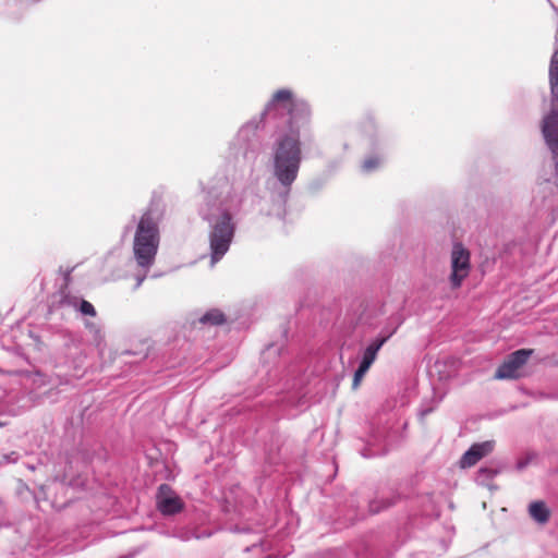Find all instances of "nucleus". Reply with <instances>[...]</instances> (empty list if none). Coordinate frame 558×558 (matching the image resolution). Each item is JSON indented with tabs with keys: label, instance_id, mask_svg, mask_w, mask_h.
<instances>
[{
	"label": "nucleus",
	"instance_id": "obj_18",
	"mask_svg": "<svg viewBox=\"0 0 558 558\" xmlns=\"http://www.w3.org/2000/svg\"><path fill=\"white\" fill-rule=\"evenodd\" d=\"M501 471L502 465L500 463L492 462L489 465H483L476 472L475 482L481 486L492 489L494 487L490 485V481Z\"/></svg>",
	"mask_w": 558,
	"mask_h": 558
},
{
	"label": "nucleus",
	"instance_id": "obj_22",
	"mask_svg": "<svg viewBox=\"0 0 558 558\" xmlns=\"http://www.w3.org/2000/svg\"><path fill=\"white\" fill-rule=\"evenodd\" d=\"M349 511L345 514V519L350 522V524H354L356 521H360L364 518V513L359 509L357 498L352 495L348 499Z\"/></svg>",
	"mask_w": 558,
	"mask_h": 558
},
{
	"label": "nucleus",
	"instance_id": "obj_36",
	"mask_svg": "<svg viewBox=\"0 0 558 558\" xmlns=\"http://www.w3.org/2000/svg\"><path fill=\"white\" fill-rule=\"evenodd\" d=\"M259 546H260V544H259V541H258V542L254 543L251 547H246L245 550L250 551L252 549L258 548Z\"/></svg>",
	"mask_w": 558,
	"mask_h": 558
},
{
	"label": "nucleus",
	"instance_id": "obj_40",
	"mask_svg": "<svg viewBox=\"0 0 558 558\" xmlns=\"http://www.w3.org/2000/svg\"><path fill=\"white\" fill-rule=\"evenodd\" d=\"M287 335H288V330H287V329H284V330H283V332H282V336H283L284 338H287Z\"/></svg>",
	"mask_w": 558,
	"mask_h": 558
},
{
	"label": "nucleus",
	"instance_id": "obj_12",
	"mask_svg": "<svg viewBox=\"0 0 558 558\" xmlns=\"http://www.w3.org/2000/svg\"><path fill=\"white\" fill-rule=\"evenodd\" d=\"M385 315V305L378 302H365L361 304L356 324L371 329L378 327L380 318Z\"/></svg>",
	"mask_w": 558,
	"mask_h": 558
},
{
	"label": "nucleus",
	"instance_id": "obj_42",
	"mask_svg": "<svg viewBox=\"0 0 558 558\" xmlns=\"http://www.w3.org/2000/svg\"><path fill=\"white\" fill-rule=\"evenodd\" d=\"M132 220L136 221V216L135 215H133Z\"/></svg>",
	"mask_w": 558,
	"mask_h": 558
},
{
	"label": "nucleus",
	"instance_id": "obj_11",
	"mask_svg": "<svg viewBox=\"0 0 558 558\" xmlns=\"http://www.w3.org/2000/svg\"><path fill=\"white\" fill-rule=\"evenodd\" d=\"M495 440H485L472 444L460 458V468L468 469L475 465L480 460L492 453L495 449Z\"/></svg>",
	"mask_w": 558,
	"mask_h": 558
},
{
	"label": "nucleus",
	"instance_id": "obj_15",
	"mask_svg": "<svg viewBox=\"0 0 558 558\" xmlns=\"http://www.w3.org/2000/svg\"><path fill=\"white\" fill-rule=\"evenodd\" d=\"M405 320L404 314L402 311H397L390 314L386 320L380 331L375 336L377 339L381 340V342L386 343L403 325Z\"/></svg>",
	"mask_w": 558,
	"mask_h": 558
},
{
	"label": "nucleus",
	"instance_id": "obj_27",
	"mask_svg": "<svg viewBox=\"0 0 558 558\" xmlns=\"http://www.w3.org/2000/svg\"><path fill=\"white\" fill-rule=\"evenodd\" d=\"M368 371H369V368L357 364V367L355 368V371L353 373V380H352L353 389H356L360 386L361 381L363 380L364 376L367 374Z\"/></svg>",
	"mask_w": 558,
	"mask_h": 558
},
{
	"label": "nucleus",
	"instance_id": "obj_41",
	"mask_svg": "<svg viewBox=\"0 0 558 558\" xmlns=\"http://www.w3.org/2000/svg\"><path fill=\"white\" fill-rule=\"evenodd\" d=\"M264 558H274V556L272 555H267Z\"/></svg>",
	"mask_w": 558,
	"mask_h": 558
},
{
	"label": "nucleus",
	"instance_id": "obj_20",
	"mask_svg": "<svg viewBox=\"0 0 558 558\" xmlns=\"http://www.w3.org/2000/svg\"><path fill=\"white\" fill-rule=\"evenodd\" d=\"M519 377V368L511 365L507 359L498 366L495 373L496 379H515Z\"/></svg>",
	"mask_w": 558,
	"mask_h": 558
},
{
	"label": "nucleus",
	"instance_id": "obj_9",
	"mask_svg": "<svg viewBox=\"0 0 558 558\" xmlns=\"http://www.w3.org/2000/svg\"><path fill=\"white\" fill-rule=\"evenodd\" d=\"M156 508L162 517L170 518L185 509V502L169 484H160L156 492Z\"/></svg>",
	"mask_w": 558,
	"mask_h": 558
},
{
	"label": "nucleus",
	"instance_id": "obj_35",
	"mask_svg": "<svg viewBox=\"0 0 558 558\" xmlns=\"http://www.w3.org/2000/svg\"><path fill=\"white\" fill-rule=\"evenodd\" d=\"M231 530H232V531H234V532H244V533L248 532V529H247V527H242V529H240L238 525H235V526H234L233 529H231Z\"/></svg>",
	"mask_w": 558,
	"mask_h": 558
},
{
	"label": "nucleus",
	"instance_id": "obj_38",
	"mask_svg": "<svg viewBox=\"0 0 558 558\" xmlns=\"http://www.w3.org/2000/svg\"><path fill=\"white\" fill-rule=\"evenodd\" d=\"M5 425H7V422H4V421H2V420L0 418V427L5 426Z\"/></svg>",
	"mask_w": 558,
	"mask_h": 558
},
{
	"label": "nucleus",
	"instance_id": "obj_25",
	"mask_svg": "<svg viewBox=\"0 0 558 558\" xmlns=\"http://www.w3.org/2000/svg\"><path fill=\"white\" fill-rule=\"evenodd\" d=\"M22 7H23L22 0H10L7 3V8L3 9L2 12L9 16L19 17Z\"/></svg>",
	"mask_w": 558,
	"mask_h": 558
},
{
	"label": "nucleus",
	"instance_id": "obj_24",
	"mask_svg": "<svg viewBox=\"0 0 558 558\" xmlns=\"http://www.w3.org/2000/svg\"><path fill=\"white\" fill-rule=\"evenodd\" d=\"M56 481L60 482L62 485H66L73 488L84 486V481L81 475L70 477L66 472H64L62 475H57Z\"/></svg>",
	"mask_w": 558,
	"mask_h": 558
},
{
	"label": "nucleus",
	"instance_id": "obj_19",
	"mask_svg": "<svg viewBox=\"0 0 558 558\" xmlns=\"http://www.w3.org/2000/svg\"><path fill=\"white\" fill-rule=\"evenodd\" d=\"M198 322L202 325H208V326H221L226 324L227 316L219 308H211L207 311L205 314H203Z\"/></svg>",
	"mask_w": 558,
	"mask_h": 558
},
{
	"label": "nucleus",
	"instance_id": "obj_5",
	"mask_svg": "<svg viewBox=\"0 0 558 558\" xmlns=\"http://www.w3.org/2000/svg\"><path fill=\"white\" fill-rule=\"evenodd\" d=\"M551 96V107L542 120L541 131L546 146L551 153L554 172L549 181L558 189V99Z\"/></svg>",
	"mask_w": 558,
	"mask_h": 558
},
{
	"label": "nucleus",
	"instance_id": "obj_7",
	"mask_svg": "<svg viewBox=\"0 0 558 558\" xmlns=\"http://www.w3.org/2000/svg\"><path fill=\"white\" fill-rule=\"evenodd\" d=\"M471 252L462 242L454 241L450 254L449 283L452 289H459L471 271Z\"/></svg>",
	"mask_w": 558,
	"mask_h": 558
},
{
	"label": "nucleus",
	"instance_id": "obj_17",
	"mask_svg": "<svg viewBox=\"0 0 558 558\" xmlns=\"http://www.w3.org/2000/svg\"><path fill=\"white\" fill-rule=\"evenodd\" d=\"M529 515L537 524L544 525L549 522L551 511L544 500H533L527 506Z\"/></svg>",
	"mask_w": 558,
	"mask_h": 558
},
{
	"label": "nucleus",
	"instance_id": "obj_31",
	"mask_svg": "<svg viewBox=\"0 0 558 558\" xmlns=\"http://www.w3.org/2000/svg\"><path fill=\"white\" fill-rule=\"evenodd\" d=\"M8 511V500L4 494L0 490V518L3 517Z\"/></svg>",
	"mask_w": 558,
	"mask_h": 558
},
{
	"label": "nucleus",
	"instance_id": "obj_6",
	"mask_svg": "<svg viewBox=\"0 0 558 558\" xmlns=\"http://www.w3.org/2000/svg\"><path fill=\"white\" fill-rule=\"evenodd\" d=\"M388 549L376 547L362 539L344 547L330 548L317 554L316 558H390Z\"/></svg>",
	"mask_w": 558,
	"mask_h": 558
},
{
	"label": "nucleus",
	"instance_id": "obj_10",
	"mask_svg": "<svg viewBox=\"0 0 558 558\" xmlns=\"http://www.w3.org/2000/svg\"><path fill=\"white\" fill-rule=\"evenodd\" d=\"M260 360L267 375L277 377L280 369H287L290 356L284 343H269L263 350Z\"/></svg>",
	"mask_w": 558,
	"mask_h": 558
},
{
	"label": "nucleus",
	"instance_id": "obj_16",
	"mask_svg": "<svg viewBox=\"0 0 558 558\" xmlns=\"http://www.w3.org/2000/svg\"><path fill=\"white\" fill-rule=\"evenodd\" d=\"M384 344L385 343L381 342V340L377 339L376 337H373L367 342V344L364 348H362L357 364L371 368V366L376 361L378 352L384 347Z\"/></svg>",
	"mask_w": 558,
	"mask_h": 558
},
{
	"label": "nucleus",
	"instance_id": "obj_14",
	"mask_svg": "<svg viewBox=\"0 0 558 558\" xmlns=\"http://www.w3.org/2000/svg\"><path fill=\"white\" fill-rule=\"evenodd\" d=\"M400 499L401 495L396 490H390L388 494L377 492L375 497L368 501V512L378 514L395 506Z\"/></svg>",
	"mask_w": 558,
	"mask_h": 558
},
{
	"label": "nucleus",
	"instance_id": "obj_3",
	"mask_svg": "<svg viewBox=\"0 0 558 558\" xmlns=\"http://www.w3.org/2000/svg\"><path fill=\"white\" fill-rule=\"evenodd\" d=\"M166 203L161 195L153 193L135 227L133 256L140 268L148 271L154 265L159 244L160 225L165 219Z\"/></svg>",
	"mask_w": 558,
	"mask_h": 558
},
{
	"label": "nucleus",
	"instance_id": "obj_28",
	"mask_svg": "<svg viewBox=\"0 0 558 558\" xmlns=\"http://www.w3.org/2000/svg\"><path fill=\"white\" fill-rule=\"evenodd\" d=\"M213 535V531L209 530V529H193L191 531L187 532V535L185 536V539H190V538H196V539H201V538H205V537H209Z\"/></svg>",
	"mask_w": 558,
	"mask_h": 558
},
{
	"label": "nucleus",
	"instance_id": "obj_37",
	"mask_svg": "<svg viewBox=\"0 0 558 558\" xmlns=\"http://www.w3.org/2000/svg\"><path fill=\"white\" fill-rule=\"evenodd\" d=\"M121 355H135V353H134V352H132V351L125 350V351H123V352L121 353Z\"/></svg>",
	"mask_w": 558,
	"mask_h": 558
},
{
	"label": "nucleus",
	"instance_id": "obj_23",
	"mask_svg": "<svg viewBox=\"0 0 558 558\" xmlns=\"http://www.w3.org/2000/svg\"><path fill=\"white\" fill-rule=\"evenodd\" d=\"M438 403L439 401L434 399L423 400L417 412L418 421L423 423L425 417L435 411Z\"/></svg>",
	"mask_w": 558,
	"mask_h": 558
},
{
	"label": "nucleus",
	"instance_id": "obj_34",
	"mask_svg": "<svg viewBox=\"0 0 558 558\" xmlns=\"http://www.w3.org/2000/svg\"><path fill=\"white\" fill-rule=\"evenodd\" d=\"M19 487H17V493L21 494L22 490H26L28 492V488L25 486V484H23L21 481H19L17 483Z\"/></svg>",
	"mask_w": 558,
	"mask_h": 558
},
{
	"label": "nucleus",
	"instance_id": "obj_32",
	"mask_svg": "<svg viewBox=\"0 0 558 558\" xmlns=\"http://www.w3.org/2000/svg\"><path fill=\"white\" fill-rule=\"evenodd\" d=\"M361 453H362V456H363L364 458H373V457H375V456L379 454V452H378V451H375V450H373V449H371V448H367V447H365V448L361 451Z\"/></svg>",
	"mask_w": 558,
	"mask_h": 558
},
{
	"label": "nucleus",
	"instance_id": "obj_8",
	"mask_svg": "<svg viewBox=\"0 0 558 558\" xmlns=\"http://www.w3.org/2000/svg\"><path fill=\"white\" fill-rule=\"evenodd\" d=\"M73 269H68L64 272L63 280H64V288H61L59 291V299L57 301H53L50 305V312L61 308V307H72L76 312H78L83 316H90L95 317L97 315L95 306L87 300L71 294L69 291H66V287L69 282L71 281V272Z\"/></svg>",
	"mask_w": 558,
	"mask_h": 558
},
{
	"label": "nucleus",
	"instance_id": "obj_30",
	"mask_svg": "<svg viewBox=\"0 0 558 558\" xmlns=\"http://www.w3.org/2000/svg\"><path fill=\"white\" fill-rule=\"evenodd\" d=\"M531 461H532L531 456H525L523 458H520L515 463L517 471H519V472L523 471L525 468H527V465L531 463Z\"/></svg>",
	"mask_w": 558,
	"mask_h": 558
},
{
	"label": "nucleus",
	"instance_id": "obj_1",
	"mask_svg": "<svg viewBox=\"0 0 558 558\" xmlns=\"http://www.w3.org/2000/svg\"><path fill=\"white\" fill-rule=\"evenodd\" d=\"M304 97L292 88L272 93L262 112L243 123L229 144L230 154L242 161L235 167L217 171L205 182H199L197 215L208 227L210 264L215 265L227 254L234 240L239 220L254 208L256 195L248 189L256 161L271 138L283 130L294 105Z\"/></svg>",
	"mask_w": 558,
	"mask_h": 558
},
{
	"label": "nucleus",
	"instance_id": "obj_26",
	"mask_svg": "<svg viewBox=\"0 0 558 558\" xmlns=\"http://www.w3.org/2000/svg\"><path fill=\"white\" fill-rule=\"evenodd\" d=\"M84 327L93 335L96 341H100L104 338L101 325L95 322L85 320Z\"/></svg>",
	"mask_w": 558,
	"mask_h": 558
},
{
	"label": "nucleus",
	"instance_id": "obj_21",
	"mask_svg": "<svg viewBox=\"0 0 558 558\" xmlns=\"http://www.w3.org/2000/svg\"><path fill=\"white\" fill-rule=\"evenodd\" d=\"M532 354V349L522 348L508 354L507 360L511 362V365H514L520 369L527 362Z\"/></svg>",
	"mask_w": 558,
	"mask_h": 558
},
{
	"label": "nucleus",
	"instance_id": "obj_29",
	"mask_svg": "<svg viewBox=\"0 0 558 558\" xmlns=\"http://www.w3.org/2000/svg\"><path fill=\"white\" fill-rule=\"evenodd\" d=\"M19 453L15 451H11L10 453H1L0 452V465L15 463L19 459Z\"/></svg>",
	"mask_w": 558,
	"mask_h": 558
},
{
	"label": "nucleus",
	"instance_id": "obj_2",
	"mask_svg": "<svg viewBox=\"0 0 558 558\" xmlns=\"http://www.w3.org/2000/svg\"><path fill=\"white\" fill-rule=\"evenodd\" d=\"M294 107L283 130L274 140L271 153V174L276 182L269 189L270 206L267 215L283 222L287 221L291 189L302 163L301 131L310 130L313 117L312 105L306 98Z\"/></svg>",
	"mask_w": 558,
	"mask_h": 558
},
{
	"label": "nucleus",
	"instance_id": "obj_4",
	"mask_svg": "<svg viewBox=\"0 0 558 558\" xmlns=\"http://www.w3.org/2000/svg\"><path fill=\"white\" fill-rule=\"evenodd\" d=\"M359 125L368 148V154L361 165V170L364 173H373L377 171L385 161L388 136L379 128L376 116L371 110L363 114Z\"/></svg>",
	"mask_w": 558,
	"mask_h": 558
},
{
	"label": "nucleus",
	"instance_id": "obj_13",
	"mask_svg": "<svg viewBox=\"0 0 558 558\" xmlns=\"http://www.w3.org/2000/svg\"><path fill=\"white\" fill-rule=\"evenodd\" d=\"M21 374L38 388L44 386L54 387L58 385L69 384V376L66 374H46L40 369H25L22 371Z\"/></svg>",
	"mask_w": 558,
	"mask_h": 558
},
{
	"label": "nucleus",
	"instance_id": "obj_33",
	"mask_svg": "<svg viewBox=\"0 0 558 558\" xmlns=\"http://www.w3.org/2000/svg\"><path fill=\"white\" fill-rule=\"evenodd\" d=\"M145 278H146L145 274L136 276V283H135V287H134L135 290L138 289L142 286V283L145 280Z\"/></svg>",
	"mask_w": 558,
	"mask_h": 558
},
{
	"label": "nucleus",
	"instance_id": "obj_39",
	"mask_svg": "<svg viewBox=\"0 0 558 558\" xmlns=\"http://www.w3.org/2000/svg\"><path fill=\"white\" fill-rule=\"evenodd\" d=\"M131 229H132V227H131V226H126V227L124 228V233H125V232H128V231H129V230H131Z\"/></svg>",
	"mask_w": 558,
	"mask_h": 558
}]
</instances>
